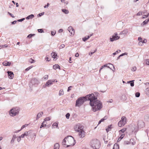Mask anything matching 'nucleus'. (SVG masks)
Masks as SVG:
<instances>
[{
	"mask_svg": "<svg viewBox=\"0 0 149 149\" xmlns=\"http://www.w3.org/2000/svg\"><path fill=\"white\" fill-rule=\"evenodd\" d=\"M90 96L89 99V104L92 107V110L95 112L100 110L102 107V102L98 100L93 94H90Z\"/></svg>",
	"mask_w": 149,
	"mask_h": 149,
	"instance_id": "f257e3e1",
	"label": "nucleus"
},
{
	"mask_svg": "<svg viewBox=\"0 0 149 149\" xmlns=\"http://www.w3.org/2000/svg\"><path fill=\"white\" fill-rule=\"evenodd\" d=\"M90 94L87 95L85 97H79L76 101V106L79 107L85 101L89 100Z\"/></svg>",
	"mask_w": 149,
	"mask_h": 149,
	"instance_id": "f03ea898",
	"label": "nucleus"
},
{
	"mask_svg": "<svg viewBox=\"0 0 149 149\" xmlns=\"http://www.w3.org/2000/svg\"><path fill=\"white\" fill-rule=\"evenodd\" d=\"M91 146L94 149H97L100 147V142L97 139H93L90 142Z\"/></svg>",
	"mask_w": 149,
	"mask_h": 149,
	"instance_id": "7ed1b4c3",
	"label": "nucleus"
},
{
	"mask_svg": "<svg viewBox=\"0 0 149 149\" xmlns=\"http://www.w3.org/2000/svg\"><path fill=\"white\" fill-rule=\"evenodd\" d=\"M66 139H67V147L70 146H73L75 143L74 138L71 136H68Z\"/></svg>",
	"mask_w": 149,
	"mask_h": 149,
	"instance_id": "20e7f679",
	"label": "nucleus"
},
{
	"mask_svg": "<svg viewBox=\"0 0 149 149\" xmlns=\"http://www.w3.org/2000/svg\"><path fill=\"white\" fill-rule=\"evenodd\" d=\"M19 111V109L18 108H13L9 111V114L10 116L13 117L18 114Z\"/></svg>",
	"mask_w": 149,
	"mask_h": 149,
	"instance_id": "39448f33",
	"label": "nucleus"
},
{
	"mask_svg": "<svg viewBox=\"0 0 149 149\" xmlns=\"http://www.w3.org/2000/svg\"><path fill=\"white\" fill-rule=\"evenodd\" d=\"M127 118L125 116H123L121 120L119 122L118 125L119 127L124 126L127 123Z\"/></svg>",
	"mask_w": 149,
	"mask_h": 149,
	"instance_id": "423d86ee",
	"label": "nucleus"
},
{
	"mask_svg": "<svg viewBox=\"0 0 149 149\" xmlns=\"http://www.w3.org/2000/svg\"><path fill=\"white\" fill-rule=\"evenodd\" d=\"M83 126H82L80 124H78L76 126L75 128V131L77 132L83 131Z\"/></svg>",
	"mask_w": 149,
	"mask_h": 149,
	"instance_id": "0eeeda50",
	"label": "nucleus"
},
{
	"mask_svg": "<svg viewBox=\"0 0 149 149\" xmlns=\"http://www.w3.org/2000/svg\"><path fill=\"white\" fill-rule=\"evenodd\" d=\"M68 30L69 31V32L70 33L71 35H70V36H72V35H74L75 33V30L71 26H70L68 27Z\"/></svg>",
	"mask_w": 149,
	"mask_h": 149,
	"instance_id": "6e6552de",
	"label": "nucleus"
},
{
	"mask_svg": "<svg viewBox=\"0 0 149 149\" xmlns=\"http://www.w3.org/2000/svg\"><path fill=\"white\" fill-rule=\"evenodd\" d=\"M138 40L139 41V45L142 46L143 43H146L147 42L146 39H144L143 40L142 38H138Z\"/></svg>",
	"mask_w": 149,
	"mask_h": 149,
	"instance_id": "1a4fd4ad",
	"label": "nucleus"
},
{
	"mask_svg": "<svg viewBox=\"0 0 149 149\" xmlns=\"http://www.w3.org/2000/svg\"><path fill=\"white\" fill-rule=\"evenodd\" d=\"M145 125V123L143 122L141 120L138 121V127L140 128L143 127Z\"/></svg>",
	"mask_w": 149,
	"mask_h": 149,
	"instance_id": "9d476101",
	"label": "nucleus"
},
{
	"mask_svg": "<svg viewBox=\"0 0 149 149\" xmlns=\"http://www.w3.org/2000/svg\"><path fill=\"white\" fill-rule=\"evenodd\" d=\"M8 78L10 79H13L14 77L13 73L12 71H8L7 72Z\"/></svg>",
	"mask_w": 149,
	"mask_h": 149,
	"instance_id": "9b49d317",
	"label": "nucleus"
},
{
	"mask_svg": "<svg viewBox=\"0 0 149 149\" xmlns=\"http://www.w3.org/2000/svg\"><path fill=\"white\" fill-rule=\"evenodd\" d=\"M78 135L80 138H83L85 136V132L84 131H78Z\"/></svg>",
	"mask_w": 149,
	"mask_h": 149,
	"instance_id": "f8f14e48",
	"label": "nucleus"
},
{
	"mask_svg": "<svg viewBox=\"0 0 149 149\" xmlns=\"http://www.w3.org/2000/svg\"><path fill=\"white\" fill-rule=\"evenodd\" d=\"M31 82L34 85L37 84L39 83L38 81L36 78H33L31 81Z\"/></svg>",
	"mask_w": 149,
	"mask_h": 149,
	"instance_id": "ddd939ff",
	"label": "nucleus"
},
{
	"mask_svg": "<svg viewBox=\"0 0 149 149\" xmlns=\"http://www.w3.org/2000/svg\"><path fill=\"white\" fill-rule=\"evenodd\" d=\"M149 22V18L146 19L145 21H143L141 24V26H143L144 25H146Z\"/></svg>",
	"mask_w": 149,
	"mask_h": 149,
	"instance_id": "4468645a",
	"label": "nucleus"
},
{
	"mask_svg": "<svg viewBox=\"0 0 149 149\" xmlns=\"http://www.w3.org/2000/svg\"><path fill=\"white\" fill-rule=\"evenodd\" d=\"M128 31L127 29L124 30L123 31L121 32L120 33L118 34L119 35H123V36H125V35L128 33Z\"/></svg>",
	"mask_w": 149,
	"mask_h": 149,
	"instance_id": "2eb2a0df",
	"label": "nucleus"
},
{
	"mask_svg": "<svg viewBox=\"0 0 149 149\" xmlns=\"http://www.w3.org/2000/svg\"><path fill=\"white\" fill-rule=\"evenodd\" d=\"M3 64L4 66H9L11 64V63L7 61H5L3 63Z\"/></svg>",
	"mask_w": 149,
	"mask_h": 149,
	"instance_id": "dca6fc26",
	"label": "nucleus"
},
{
	"mask_svg": "<svg viewBox=\"0 0 149 149\" xmlns=\"http://www.w3.org/2000/svg\"><path fill=\"white\" fill-rule=\"evenodd\" d=\"M52 84V80H48L46 83L45 86L47 87H49L50 85Z\"/></svg>",
	"mask_w": 149,
	"mask_h": 149,
	"instance_id": "f3484780",
	"label": "nucleus"
},
{
	"mask_svg": "<svg viewBox=\"0 0 149 149\" xmlns=\"http://www.w3.org/2000/svg\"><path fill=\"white\" fill-rule=\"evenodd\" d=\"M34 17V15L33 14H31L26 17V19L27 20L29 19H32Z\"/></svg>",
	"mask_w": 149,
	"mask_h": 149,
	"instance_id": "a211bd4d",
	"label": "nucleus"
},
{
	"mask_svg": "<svg viewBox=\"0 0 149 149\" xmlns=\"http://www.w3.org/2000/svg\"><path fill=\"white\" fill-rule=\"evenodd\" d=\"M16 137L17 136L16 135H14L13 136V138L10 142L11 144H12L13 143Z\"/></svg>",
	"mask_w": 149,
	"mask_h": 149,
	"instance_id": "6ab92c4d",
	"label": "nucleus"
},
{
	"mask_svg": "<svg viewBox=\"0 0 149 149\" xmlns=\"http://www.w3.org/2000/svg\"><path fill=\"white\" fill-rule=\"evenodd\" d=\"M43 114V113L42 112H41L38 113L36 119H38Z\"/></svg>",
	"mask_w": 149,
	"mask_h": 149,
	"instance_id": "aec40b11",
	"label": "nucleus"
},
{
	"mask_svg": "<svg viewBox=\"0 0 149 149\" xmlns=\"http://www.w3.org/2000/svg\"><path fill=\"white\" fill-rule=\"evenodd\" d=\"M62 144L63 145L67 146V139H66V137L63 140Z\"/></svg>",
	"mask_w": 149,
	"mask_h": 149,
	"instance_id": "412c9836",
	"label": "nucleus"
},
{
	"mask_svg": "<svg viewBox=\"0 0 149 149\" xmlns=\"http://www.w3.org/2000/svg\"><path fill=\"white\" fill-rule=\"evenodd\" d=\"M31 133V130H30L28 132H26L24 134L25 136H28L29 134H30Z\"/></svg>",
	"mask_w": 149,
	"mask_h": 149,
	"instance_id": "4be33fe9",
	"label": "nucleus"
},
{
	"mask_svg": "<svg viewBox=\"0 0 149 149\" xmlns=\"http://www.w3.org/2000/svg\"><path fill=\"white\" fill-rule=\"evenodd\" d=\"M51 56H52V57L54 58H56V57L57 56L56 54L54 52H52L51 54Z\"/></svg>",
	"mask_w": 149,
	"mask_h": 149,
	"instance_id": "5701e85b",
	"label": "nucleus"
},
{
	"mask_svg": "<svg viewBox=\"0 0 149 149\" xmlns=\"http://www.w3.org/2000/svg\"><path fill=\"white\" fill-rule=\"evenodd\" d=\"M53 68L54 69H56L58 68L60 70V66L58 64H56L54 65L53 66Z\"/></svg>",
	"mask_w": 149,
	"mask_h": 149,
	"instance_id": "b1692460",
	"label": "nucleus"
},
{
	"mask_svg": "<svg viewBox=\"0 0 149 149\" xmlns=\"http://www.w3.org/2000/svg\"><path fill=\"white\" fill-rule=\"evenodd\" d=\"M62 11L65 14H67L68 13L69 11L68 10L65 9H62Z\"/></svg>",
	"mask_w": 149,
	"mask_h": 149,
	"instance_id": "393cba45",
	"label": "nucleus"
},
{
	"mask_svg": "<svg viewBox=\"0 0 149 149\" xmlns=\"http://www.w3.org/2000/svg\"><path fill=\"white\" fill-rule=\"evenodd\" d=\"M46 122H45V121H43L42 122V124L40 127V128H41L42 127L44 126H45V127L46 126Z\"/></svg>",
	"mask_w": 149,
	"mask_h": 149,
	"instance_id": "a878e982",
	"label": "nucleus"
},
{
	"mask_svg": "<svg viewBox=\"0 0 149 149\" xmlns=\"http://www.w3.org/2000/svg\"><path fill=\"white\" fill-rule=\"evenodd\" d=\"M54 147V149H59V144L58 143L55 144Z\"/></svg>",
	"mask_w": 149,
	"mask_h": 149,
	"instance_id": "bb28decb",
	"label": "nucleus"
},
{
	"mask_svg": "<svg viewBox=\"0 0 149 149\" xmlns=\"http://www.w3.org/2000/svg\"><path fill=\"white\" fill-rule=\"evenodd\" d=\"M64 94V92L63 90V89H61L59 91V96H61L63 95Z\"/></svg>",
	"mask_w": 149,
	"mask_h": 149,
	"instance_id": "cd10ccee",
	"label": "nucleus"
},
{
	"mask_svg": "<svg viewBox=\"0 0 149 149\" xmlns=\"http://www.w3.org/2000/svg\"><path fill=\"white\" fill-rule=\"evenodd\" d=\"M119 38H110L109 40L111 42H113L118 39Z\"/></svg>",
	"mask_w": 149,
	"mask_h": 149,
	"instance_id": "c85d7f7f",
	"label": "nucleus"
},
{
	"mask_svg": "<svg viewBox=\"0 0 149 149\" xmlns=\"http://www.w3.org/2000/svg\"><path fill=\"white\" fill-rule=\"evenodd\" d=\"M111 125H109L108 126L107 128L106 129V131L107 132L111 130Z\"/></svg>",
	"mask_w": 149,
	"mask_h": 149,
	"instance_id": "c756f323",
	"label": "nucleus"
},
{
	"mask_svg": "<svg viewBox=\"0 0 149 149\" xmlns=\"http://www.w3.org/2000/svg\"><path fill=\"white\" fill-rule=\"evenodd\" d=\"M130 144H131L133 145H134L135 144V142L134 141L133 139H131Z\"/></svg>",
	"mask_w": 149,
	"mask_h": 149,
	"instance_id": "7c9ffc66",
	"label": "nucleus"
},
{
	"mask_svg": "<svg viewBox=\"0 0 149 149\" xmlns=\"http://www.w3.org/2000/svg\"><path fill=\"white\" fill-rule=\"evenodd\" d=\"M118 34L117 33H115L114 34L111 36V37H120V36H118Z\"/></svg>",
	"mask_w": 149,
	"mask_h": 149,
	"instance_id": "2f4dec72",
	"label": "nucleus"
},
{
	"mask_svg": "<svg viewBox=\"0 0 149 149\" xmlns=\"http://www.w3.org/2000/svg\"><path fill=\"white\" fill-rule=\"evenodd\" d=\"M56 33V31H51V35L52 36H53L55 35Z\"/></svg>",
	"mask_w": 149,
	"mask_h": 149,
	"instance_id": "473e14b6",
	"label": "nucleus"
},
{
	"mask_svg": "<svg viewBox=\"0 0 149 149\" xmlns=\"http://www.w3.org/2000/svg\"><path fill=\"white\" fill-rule=\"evenodd\" d=\"M44 13H45L44 12H42L41 13H40L38 14V15L37 16L38 17H40L41 16L43 15H44Z\"/></svg>",
	"mask_w": 149,
	"mask_h": 149,
	"instance_id": "72a5a7b5",
	"label": "nucleus"
},
{
	"mask_svg": "<svg viewBox=\"0 0 149 149\" xmlns=\"http://www.w3.org/2000/svg\"><path fill=\"white\" fill-rule=\"evenodd\" d=\"M144 118V119L147 120H149V116L148 115L145 116Z\"/></svg>",
	"mask_w": 149,
	"mask_h": 149,
	"instance_id": "f704fd0d",
	"label": "nucleus"
},
{
	"mask_svg": "<svg viewBox=\"0 0 149 149\" xmlns=\"http://www.w3.org/2000/svg\"><path fill=\"white\" fill-rule=\"evenodd\" d=\"M35 34H30L27 36L26 37H32L35 36Z\"/></svg>",
	"mask_w": 149,
	"mask_h": 149,
	"instance_id": "c9c22d12",
	"label": "nucleus"
},
{
	"mask_svg": "<svg viewBox=\"0 0 149 149\" xmlns=\"http://www.w3.org/2000/svg\"><path fill=\"white\" fill-rule=\"evenodd\" d=\"M52 126H56L57 128H58V124L57 123H53V124L52 125Z\"/></svg>",
	"mask_w": 149,
	"mask_h": 149,
	"instance_id": "e433bc0d",
	"label": "nucleus"
},
{
	"mask_svg": "<svg viewBox=\"0 0 149 149\" xmlns=\"http://www.w3.org/2000/svg\"><path fill=\"white\" fill-rule=\"evenodd\" d=\"M38 32L40 33L43 32V29H39L37 30Z\"/></svg>",
	"mask_w": 149,
	"mask_h": 149,
	"instance_id": "4c0bfd02",
	"label": "nucleus"
},
{
	"mask_svg": "<svg viewBox=\"0 0 149 149\" xmlns=\"http://www.w3.org/2000/svg\"><path fill=\"white\" fill-rule=\"evenodd\" d=\"M136 70V68L135 66L133 67L131 69V70L132 71H135Z\"/></svg>",
	"mask_w": 149,
	"mask_h": 149,
	"instance_id": "58836bf2",
	"label": "nucleus"
},
{
	"mask_svg": "<svg viewBox=\"0 0 149 149\" xmlns=\"http://www.w3.org/2000/svg\"><path fill=\"white\" fill-rule=\"evenodd\" d=\"M120 51H121L120 50H118L115 52L113 53V54L114 55H115L116 54H117L118 53H119L120 52Z\"/></svg>",
	"mask_w": 149,
	"mask_h": 149,
	"instance_id": "ea45409f",
	"label": "nucleus"
},
{
	"mask_svg": "<svg viewBox=\"0 0 149 149\" xmlns=\"http://www.w3.org/2000/svg\"><path fill=\"white\" fill-rule=\"evenodd\" d=\"M25 19V18H23L21 19H18L17 21L18 22H22Z\"/></svg>",
	"mask_w": 149,
	"mask_h": 149,
	"instance_id": "a19ab883",
	"label": "nucleus"
},
{
	"mask_svg": "<svg viewBox=\"0 0 149 149\" xmlns=\"http://www.w3.org/2000/svg\"><path fill=\"white\" fill-rule=\"evenodd\" d=\"M29 62L31 63H32L35 62V60L32 58H30L29 60Z\"/></svg>",
	"mask_w": 149,
	"mask_h": 149,
	"instance_id": "79ce46f5",
	"label": "nucleus"
},
{
	"mask_svg": "<svg viewBox=\"0 0 149 149\" xmlns=\"http://www.w3.org/2000/svg\"><path fill=\"white\" fill-rule=\"evenodd\" d=\"M70 115V114L69 113H67L65 115L66 118L67 119H68L69 118Z\"/></svg>",
	"mask_w": 149,
	"mask_h": 149,
	"instance_id": "37998d69",
	"label": "nucleus"
},
{
	"mask_svg": "<svg viewBox=\"0 0 149 149\" xmlns=\"http://www.w3.org/2000/svg\"><path fill=\"white\" fill-rule=\"evenodd\" d=\"M140 95V93L139 92H136L135 93V96L136 97H139Z\"/></svg>",
	"mask_w": 149,
	"mask_h": 149,
	"instance_id": "c03bdc74",
	"label": "nucleus"
},
{
	"mask_svg": "<svg viewBox=\"0 0 149 149\" xmlns=\"http://www.w3.org/2000/svg\"><path fill=\"white\" fill-rule=\"evenodd\" d=\"M149 15V13H148V14L147 15H144L143 16L142 18H146L147 17H148Z\"/></svg>",
	"mask_w": 149,
	"mask_h": 149,
	"instance_id": "a18cd8bd",
	"label": "nucleus"
},
{
	"mask_svg": "<svg viewBox=\"0 0 149 149\" xmlns=\"http://www.w3.org/2000/svg\"><path fill=\"white\" fill-rule=\"evenodd\" d=\"M108 64L110 65L111 66H112L113 67V69L112 70L113 72H114L115 70V68L114 66H113V65L111 63H109Z\"/></svg>",
	"mask_w": 149,
	"mask_h": 149,
	"instance_id": "49530a36",
	"label": "nucleus"
},
{
	"mask_svg": "<svg viewBox=\"0 0 149 149\" xmlns=\"http://www.w3.org/2000/svg\"><path fill=\"white\" fill-rule=\"evenodd\" d=\"M8 14L10 15L11 17L13 18L14 17V15L12 14L11 13L8 12Z\"/></svg>",
	"mask_w": 149,
	"mask_h": 149,
	"instance_id": "de8ad7c7",
	"label": "nucleus"
},
{
	"mask_svg": "<svg viewBox=\"0 0 149 149\" xmlns=\"http://www.w3.org/2000/svg\"><path fill=\"white\" fill-rule=\"evenodd\" d=\"M126 128L123 129L122 130H120L119 131V132L120 133V132H122L123 133L125 132V131H126Z\"/></svg>",
	"mask_w": 149,
	"mask_h": 149,
	"instance_id": "09e8293b",
	"label": "nucleus"
},
{
	"mask_svg": "<svg viewBox=\"0 0 149 149\" xmlns=\"http://www.w3.org/2000/svg\"><path fill=\"white\" fill-rule=\"evenodd\" d=\"M50 5V4L49 3H47V4L46 5H45V6H44V7L45 8H47Z\"/></svg>",
	"mask_w": 149,
	"mask_h": 149,
	"instance_id": "8fccbe9b",
	"label": "nucleus"
},
{
	"mask_svg": "<svg viewBox=\"0 0 149 149\" xmlns=\"http://www.w3.org/2000/svg\"><path fill=\"white\" fill-rule=\"evenodd\" d=\"M50 118L49 117H47L44 120V121H49L50 120Z\"/></svg>",
	"mask_w": 149,
	"mask_h": 149,
	"instance_id": "3c124183",
	"label": "nucleus"
},
{
	"mask_svg": "<svg viewBox=\"0 0 149 149\" xmlns=\"http://www.w3.org/2000/svg\"><path fill=\"white\" fill-rule=\"evenodd\" d=\"M8 47V45H7L5 44L4 45H2L0 46V47L1 48H3V47Z\"/></svg>",
	"mask_w": 149,
	"mask_h": 149,
	"instance_id": "603ef678",
	"label": "nucleus"
},
{
	"mask_svg": "<svg viewBox=\"0 0 149 149\" xmlns=\"http://www.w3.org/2000/svg\"><path fill=\"white\" fill-rule=\"evenodd\" d=\"M114 147L116 149H117L118 148V146L117 144H115L114 145Z\"/></svg>",
	"mask_w": 149,
	"mask_h": 149,
	"instance_id": "864d4df0",
	"label": "nucleus"
},
{
	"mask_svg": "<svg viewBox=\"0 0 149 149\" xmlns=\"http://www.w3.org/2000/svg\"><path fill=\"white\" fill-rule=\"evenodd\" d=\"M130 142L128 141H125L124 142V144L125 145H127L130 144Z\"/></svg>",
	"mask_w": 149,
	"mask_h": 149,
	"instance_id": "5fc2aeb1",
	"label": "nucleus"
},
{
	"mask_svg": "<svg viewBox=\"0 0 149 149\" xmlns=\"http://www.w3.org/2000/svg\"><path fill=\"white\" fill-rule=\"evenodd\" d=\"M107 117L106 116H105L103 118H102L101 120L102 121V122L104 120L107 119Z\"/></svg>",
	"mask_w": 149,
	"mask_h": 149,
	"instance_id": "6e6d98bb",
	"label": "nucleus"
},
{
	"mask_svg": "<svg viewBox=\"0 0 149 149\" xmlns=\"http://www.w3.org/2000/svg\"><path fill=\"white\" fill-rule=\"evenodd\" d=\"M21 140V138L19 136L17 137V140L18 142H19Z\"/></svg>",
	"mask_w": 149,
	"mask_h": 149,
	"instance_id": "4d7b16f0",
	"label": "nucleus"
},
{
	"mask_svg": "<svg viewBox=\"0 0 149 149\" xmlns=\"http://www.w3.org/2000/svg\"><path fill=\"white\" fill-rule=\"evenodd\" d=\"M142 12L141 11H139L137 14V16H139L140 15H142Z\"/></svg>",
	"mask_w": 149,
	"mask_h": 149,
	"instance_id": "13d9d810",
	"label": "nucleus"
},
{
	"mask_svg": "<svg viewBox=\"0 0 149 149\" xmlns=\"http://www.w3.org/2000/svg\"><path fill=\"white\" fill-rule=\"evenodd\" d=\"M93 35V33H91L89 35H88L87 36H85L84 37H91Z\"/></svg>",
	"mask_w": 149,
	"mask_h": 149,
	"instance_id": "bf43d9fd",
	"label": "nucleus"
},
{
	"mask_svg": "<svg viewBox=\"0 0 149 149\" xmlns=\"http://www.w3.org/2000/svg\"><path fill=\"white\" fill-rule=\"evenodd\" d=\"M17 22V20H15L11 22V23L12 24H14L16 23Z\"/></svg>",
	"mask_w": 149,
	"mask_h": 149,
	"instance_id": "052dcab7",
	"label": "nucleus"
},
{
	"mask_svg": "<svg viewBox=\"0 0 149 149\" xmlns=\"http://www.w3.org/2000/svg\"><path fill=\"white\" fill-rule=\"evenodd\" d=\"M124 136H125L124 134H122L120 136V139H122L124 137Z\"/></svg>",
	"mask_w": 149,
	"mask_h": 149,
	"instance_id": "680f3d73",
	"label": "nucleus"
},
{
	"mask_svg": "<svg viewBox=\"0 0 149 149\" xmlns=\"http://www.w3.org/2000/svg\"><path fill=\"white\" fill-rule=\"evenodd\" d=\"M89 38H83L82 39L85 42V41H86L87 40H88L89 39Z\"/></svg>",
	"mask_w": 149,
	"mask_h": 149,
	"instance_id": "e2e57ef3",
	"label": "nucleus"
},
{
	"mask_svg": "<svg viewBox=\"0 0 149 149\" xmlns=\"http://www.w3.org/2000/svg\"><path fill=\"white\" fill-rule=\"evenodd\" d=\"M146 64L147 65H149V60L148 59H146Z\"/></svg>",
	"mask_w": 149,
	"mask_h": 149,
	"instance_id": "0e129e2a",
	"label": "nucleus"
},
{
	"mask_svg": "<svg viewBox=\"0 0 149 149\" xmlns=\"http://www.w3.org/2000/svg\"><path fill=\"white\" fill-rule=\"evenodd\" d=\"M28 125L27 124H26L24 125H23L22 127H21V130H22V129H23V128H24L25 127H26Z\"/></svg>",
	"mask_w": 149,
	"mask_h": 149,
	"instance_id": "69168bd1",
	"label": "nucleus"
},
{
	"mask_svg": "<svg viewBox=\"0 0 149 149\" xmlns=\"http://www.w3.org/2000/svg\"><path fill=\"white\" fill-rule=\"evenodd\" d=\"M63 29H59L58 30V32L59 33H60L63 32Z\"/></svg>",
	"mask_w": 149,
	"mask_h": 149,
	"instance_id": "338daca9",
	"label": "nucleus"
},
{
	"mask_svg": "<svg viewBox=\"0 0 149 149\" xmlns=\"http://www.w3.org/2000/svg\"><path fill=\"white\" fill-rule=\"evenodd\" d=\"M44 78L45 79L47 80L48 78V75H45L44 77Z\"/></svg>",
	"mask_w": 149,
	"mask_h": 149,
	"instance_id": "774afa93",
	"label": "nucleus"
}]
</instances>
